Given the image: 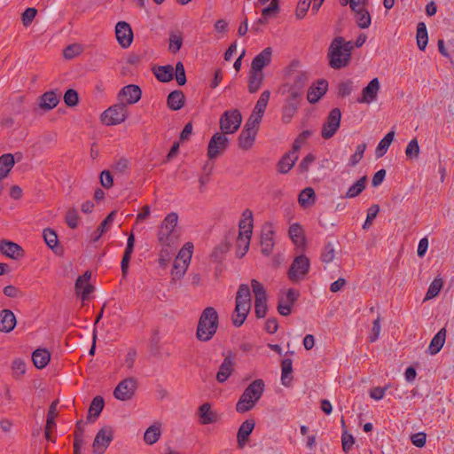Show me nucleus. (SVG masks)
Returning a JSON list of instances; mask_svg holds the SVG:
<instances>
[{"label":"nucleus","instance_id":"40","mask_svg":"<svg viewBox=\"0 0 454 454\" xmlns=\"http://www.w3.org/2000/svg\"><path fill=\"white\" fill-rule=\"evenodd\" d=\"M156 78L162 82H170L174 78V68L170 65L160 66L153 71Z\"/></svg>","mask_w":454,"mask_h":454},{"label":"nucleus","instance_id":"22","mask_svg":"<svg viewBox=\"0 0 454 454\" xmlns=\"http://www.w3.org/2000/svg\"><path fill=\"white\" fill-rule=\"evenodd\" d=\"M0 252L12 259H19L24 254V251L20 245L9 240L0 241Z\"/></svg>","mask_w":454,"mask_h":454},{"label":"nucleus","instance_id":"32","mask_svg":"<svg viewBox=\"0 0 454 454\" xmlns=\"http://www.w3.org/2000/svg\"><path fill=\"white\" fill-rule=\"evenodd\" d=\"M233 371V362L231 356L224 358L216 373V380L219 383L225 382Z\"/></svg>","mask_w":454,"mask_h":454},{"label":"nucleus","instance_id":"25","mask_svg":"<svg viewBox=\"0 0 454 454\" xmlns=\"http://www.w3.org/2000/svg\"><path fill=\"white\" fill-rule=\"evenodd\" d=\"M16 325V317L12 311L4 309L0 312V331L9 333Z\"/></svg>","mask_w":454,"mask_h":454},{"label":"nucleus","instance_id":"2","mask_svg":"<svg viewBox=\"0 0 454 454\" xmlns=\"http://www.w3.org/2000/svg\"><path fill=\"white\" fill-rule=\"evenodd\" d=\"M219 325V317L216 309L207 307L202 311L196 331V337L200 341H208L215 334Z\"/></svg>","mask_w":454,"mask_h":454},{"label":"nucleus","instance_id":"47","mask_svg":"<svg viewBox=\"0 0 454 454\" xmlns=\"http://www.w3.org/2000/svg\"><path fill=\"white\" fill-rule=\"evenodd\" d=\"M443 286V280L442 278H436L433 280V282L429 285V287L427 289V292L426 294V296H425V301H428V300H431L434 297H436L442 288Z\"/></svg>","mask_w":454,"mask_h":454},{"label":"nucleus","instance_id":"50","mask_svg":"<svg viewBox=\"0 0 454 454\" xmlns=\"http://www.w3.org/2000/svg\"><path fill=\"white\" fill-rule=\"evenodd\" d=\"M193 251V245L191 242H187L183 248L178 252V254L176 259L181 261L182 262L190 263Z\"/></svg>","mask_w":454,"mask_h":454},{"label":"nucleus","instance_id":"30","mask_svg":"<svg viewBox=\"0 0 454 454\" xmlns=\"http://www.w3.org/2000/svg\"><path fill=\"white\" fill-rule=\"evenodd\" d=\"M60 95L55 91H47L40 97V107L43 110H51L57 106Z\"/></svg>","mask_w":454,"mask_h":454},{"label":"nucleus","instance_id":"9","mask_svg":"<svg viewBox=\"0 0 454 454\" xmlns=\"http://www.w3.org/2000/svg\"><path fill=\"white\" fill-rule=\"evenodd\" d=\"M300 297V292L294 288L280 291L278 303V312L284 317L292 313V308Z\"/></svg>","mask_w":454,"mask_h":454},{"label":"nucleus","instance_id":"19","mask_svg":"<svg viewBox=\"0 0 454 454\" xmlns=\"http://www.w3.org/2000/svg\"><path fill=\"white\" fill-rule=\"evenodd\" d=\"M328 82L326 80H318L312 84L308 90L307 99L310 104H315L326 93Z\"/></svg>","mask_w":454,"mask_h":454},{"label":"nucleus","instance_id":"51","mask_svg":"<svg viewBox=\"0 0 454 454\" xmlns=\"http://www.w3.org/2000/svg\"><path fill=\"white\" fill-rule=\"evenodd\" d=\"M189 264L186 262H182L181 261L176 259L173 264V270L171 271V275L173 279H180L185 274Z\"/></svg>","mask_w":454,"mask_h":454},{"label":"nucleus","instance_id":"56","mask_svg":"<svg viewBox=\"0 0 454 454\" xmlns=\"http://www.w3.org/2000/svg\"><path fill=\"white\" fill-rule=\"evenodd\" d=\"M270 91L268 90H264L261 94L254 109L255 111H257V113H262V114H264L265 109H266L269 100H270Z\"/></svg>","mask_w":454,"mask_h":454},{"label":"nucleus","instance_id":"41","mask_svg":"<svg viewBox=\"0 0 454 454\" xmlns=\"http://www.w3.org/2000/svg\"><path fill=\"white\" fill-rule=\"evenodd\" d=\"M367 177L365 176L358 179L353 185H351L343 198L353 199L357 197L366 187Z\"/></svg>","mask_w":454,"mask_h":454},{"label":"nucleus","instance_id":"6","mask_svg":"<svg viewBox=\"0 0 454 454\" xmlns=\"http://www.w3.org/2000/svg\"><path fill=\"white\" fill-rule=\"evenodd\" d=\"M309 270V259L306 255L301 254L294 257L288 269L287 277L293 283H299L305 279Z\"/></svg>","mask_w":454,"mask_h":454},{"label":"nucleus","instance_id":"8","mask_svg":"<svg viewBox=\"0 0 454 454\" xmlns=\"http://www.w3.org/2000/svg\"><path fill=\"white\" fill-rule=\"evenodd\" d=\"M127 118V106L125 103H120L105 110L101 115L102 121L107 125H117L123 122Z\"/></svg>","mask_w":454,"mask_h":454},{"label":"nucleus","instance_id":"28","mask_svg":"<svg viewBox=\"0 0 454 454\" xmlns=\"http://www.w3.org/2000/svg\"><path fill=\"white\" fill-rule=\"evenodd\" d=\"M116 211H112L100 223L98 228L90 235V239L93 242H97L104 233H106L112 226Z\"/></svg>","mask_w":454,"mask_h":454},{"label":"nucleus","instance_id":"38","mask_svg":"<svg viewBox=\"0 0 454 454\" xmlns=\"http://www.w3.org/2000/svg\"><path fill=\"white\" fill-rule=\"evenodd\" d=\"M315 201L316 193L311 187H307L303 189L298 196V202L300 206L303 208L311 207L312 205H314Z\"/></svg>","mask_w":454,"mask_h":454},{"label":"nucleus","instance_id":"49","mask_svg":"<svg viewBox=\"0 0 454 454\" xmlns=\"http://www.w3.org/2000/svg\"><path fill=\"white\" fill-rule=\"evenodd\" d=\"M12 376L16 380L21 379L26 372V364L20 358H16L12 363Z\"/></svg>","mask_w":454,"mask_h":454},{"label":"nucleus","instance_id":"15","mask_svg":"<svg viewBox=\"0 0 454 454\" xmlns=\"http://www.w3.org/2000/svg\"><path fill=\"white\" fill-rule=\"evenodd\" d=\"M228 145V138L223 133H215L210 139L207 147L209 159L216 158L221 152L224 151Z\"/></svg>","mask_w":454,"mask_h":454},{"label":"nucleus","instance_id":"17","mask_svg":"<svg viewBox=\"0 0 454 454\" xmlns=\"http://www.w3.org/2000/svg\"><path fill=\"white\" fill-rule=\"evenodd\" d=\"M91 273L86 271L82 276H80L75 282V293L81 297L82 301L89 298L90 293L94 290V286L90 284Z\"/></svg>","mask_w":454,"mask_h":454},{"label":"nucleus","instance_id":"24","mask_svg":"<svg viewBox=\"0 0 454 454\" xmlns=\"http://www.w3.org/2000/svg\"><path fill=\"white\" fill-rule=\"evenodd\" d=\"M274 231L271 226H268L262 229V236H261V251L262 253L269 256L273 250L274 247Z\"/></svg>","mask_w":454,"mask_h":454},{"label":"nucleus","instance_id":"61","mask_svg":"<svg viewBox=\"0 0 454 454\" xmlns=\"http://www.w3.org/2000/svg\"><path fill=\"white\" fill-rule=\"evenodd\" d=\"M37 14V10L33 7L27 8L21 14V21L24 27H27Z\"/></svg>","mask_w":454,"mask_h":454},{"label":"nucleus","instance_id":"3","mask_svg":"<svg viewBox=\"0 0 454 454\" xmlns=\"http://www.w3.org/2000/svg\"><path fill=\"white\" fill-rule=\"evenodd\" d=\"M252 306L251 292L247 284H241L239 286L235 298V309L232 314V324L236 327H240L247 317Z\"/></svg>","mask_w":454,"mask_h":454},{"label":"nucleus","instance_id":"46","mask_svg":"<svg viewBox=\"0 0 454 454\" xmlns=\"http://www.w3.org/2000/svg\"><path fill=\"white\" fill-rule=\"evenodd\" d=\"M168 51L171 53H176L182 47L183 35L181 32H170L168 38Z\"/></svg>","mask_w":454,"mask_h":454},{"label":"nucleus","instance_id":"33","mask_svg":"<svg viewBox=\"0 0 454 454\" xmlns=\"http://www.w3.org/2000/svg\"><path fill=\"white\" fill-rule=\"evenodd\" d=\"M264 80L263 72H258L250 69L248 74V91L250 93L257 92Z\"/></svg>","mask_w":454,"mask_h":454},{"label":"nucleus","instance_id":"53","mask_svg":"<svg viewBox=\"0 0 454 454\" xmlns=\"http://www.w3.org/2000/svg\"><path fill=\"white\" fill-rule=\"evenodd\" d=\"M43 237L45 243L47 244V246L50 248L54 249L57 247L58 236L52 229H51V228L44 229L43 232Z\"/></svg>","mask_w":454,"mask_h":454},{"label":"nucleus","instance_id":"21","mask_svg":"<svg viewBox=\"0 0 454 454\" xmlns=\"http://www.w3.org/2000/svg\"><path fill=\"white\" fill-rule=\"evenodd\" d=\"M272 57V50L267 47L257 54L252 60L250 69L263 72V68L270 65Z\"/></svg>","mask_w":454,"mask_h":454},{"label":"nucleus","instance_id":"14","mask_svg":"<svg viewBox=\"0 0 454 454\" xmlns=\"http://www.w3.org/2000/svg\"><path fill=\"white\" fill-rule=\"evenodd\" d=\"M115 35L119 44L126 49L133 41V32L129 23L119 21L115 26Z\"/></svg>","mask_w":454,"mask_h":454},{"label":"nucleus","instance_id":"57","mask_svg":"<svg viewBox=\"0 0 454 454\" xmlns=\"http://www.w3.org/2000/svg\"><path fill=\"white\" fill-rule=\"evenodd\" d=\"M405 154L408 159H417L419 155V145L417 138L411 139L406 149Z\"/></svg>","mask_w":454,"mask_h":454},{"label":"nucleus","instance_id":"52","mask_svg":"<svg viewBox=\"0 0 454 454\" xmlns=\"http://www.w3.org/2000/svg\"><path fill=\"white\" fill-rule=\"evenodd\" d=\"M58 401H54L50 405L47 419H46V426L47 429H53L56 427L55 419L58 416L57 411Z\"/></svg>","mask_w":454,"mask_h":454},{"label":"nucleus","instance_id":"27","mask_svg":"<svg viewBox=\"0 0 454 454\" xmlns=\"http://www.w3.org/2000/svg\"><path fill=\"white\" fill-rule=\"evenodd\" d=\"M185 103V96L182 90H176L170 92L167 98L168 107L173 111L180 110Z\"/></svg>","mask_w":454,"mask_h":454},{"label":"nucleus","instance_id":"44","mask_svg":"<svg viewBox=\"0 0 454 454\" xmlns=\"http://www.w3.org/2000/svg\"><path fill=\"white\" fill-rule=\"evenodd\" d=\"M395 131H389L378 144L375 153L377 158L382 157L387 151L389 145L394 140Z\"/></svg>","mask_w":454,"mask_h":454},{"label":"nucleus","instance_id":"16","mask_svg":"<svg viewBox=\"0 0 454 454\" xmlns=\"http://www.w3.org/2000/svg\"><path fill=\"white\" fill-rule=\"evenodd\" d=\"M197 414L201 425L216 423L221 418L216 411L212 410L211 404L208 403L201 404L198 408Z\"/></svg>","mask_w":454,"mask_h":454},{"label":"nucleus","instance_id":"12","mask_svg":"<svg viewBox=\"0 0 454 454\" xmlns=\"http://www.w3.org/2000/svg\"><path fill=\"white\" fill-rule=\"evenodd\" d=\"M341 113L339 108H333L330 111L326 120L325 121L321 136L325 139L333 137L340 125Z\"/></svg>","mask_w":454,"mask_h":454},{"label":"nucleus","instance_id":"5","mask_svg":"<svg viewBox=\"0 0 454 454\" xmlns=\"http://www.w3.org/2000/svg\"><path fill=\"white\" fill-rule=\"evenodd\" d=\"M178 223V215L175 212L168 214L161 222L157 233L159 243L162 247H169L178 239L176 226Z\"/></svg>","mask_w":454,"mask_h":454},{"label":"nucleus","instance_id":"62","mask_svg":"<svg viewBox=\"0 0 454 454\" xmlns=\"http://www.w3.org/2000/svg\"><path fill=\"white\" fill-rule=\"evenodd\" d=\"M337 89H338V96L339 97H341V98L347 97V96L350 95V93L353 90V82L350 80L341 82L338 84Z\"/></svg>","mask_w":454,"mask_h":454},{"label":"nucleus","instance_id":"11","mask_svg":"<svg viewBox=\"0 0 454 454\" xmlns=\"http://www.w3.org/2000/svg\"><path fill=\"white\" fill-rule=\"evenodd\" d=\"M137 388V379L129 377L119 382L114 391V395L118 400L128 401L134 396Z\"/></svg>","mask_w":454,"mask_h":454},{"label":"nucleus","instance_id":"60","mask_svg":"<svg viewBox=\"0 0 454 454\" xmlns=\"http://www.w3.org/2000/svg\"><path fill=\"white\" fill-rule=\"evenodd\" d=\"M242 219L239 222V231H246L248 229V226L251 225V230L253 229V213L250 209L244 210L242 214Z\"/></svg>","mask_w":454,"mask_h":454},{"label":"nucleus","instance_id":"55","mask_svg":"<svg viewBox=\"0 0 454 454\" xmlns=\"http://www.w3.org/2000/svg\"><path fill=\"white\" fill-rule=\"evenodd\" d=\"M267 310V299L257 298L254 300V312L257 318H263Z\"/></svg>","mask_w":454,"mask_h":454},{"label":"nucleus","instance_id":"1","mask_svg":"<svg viewBox=\"0 0 454 454\" xmlns=\"http://www.w3.org/2000/svg\"><path fill=\"white\" fill-rule=\"evenodd\" d=\"M353 50L354 43L352 41H347L342 36L334 37L327 51L329 66L337 70L348 67L351 61Z\"/></svg>","mask_w":454,"mask_h":454},{"label":"nucleus","instance_id":"43","mask_svg":"<svg viewBox=\"0 0 454 454\" xmlns=\"http://www.w3.org/2000/svg\"><path fill=\"white\" fill-rule=\"evenodd\" d=\"M256 133L242 129L239 136V146L243 150L250 149L255 140Z\"/></svg>","mask_w":454,"mask_h":454},{"label":"nucleus","instance_id":"35","mask_svg":"<svg viewBox=\"0 0 454 454\" xmlns=\"http://www.w3.org/2000/svg\"><path fill=\"white\" fill-rule=\"evenodd\" d=\"M309 80L307 72H298L294 76V84L289 88L288 92H299V96L302 97L303 89Z\"/></svg>","mask_w":454,"mask_h":454},{"label":"nucleus","instance_id":"20","mask_svg":"<svg viewBox=\"0 0 454 454\" xmlns=\"http://www.w3.org/2000/svg\"><path fill=\"white\" fill-rule=\"evenodd\" d=\"M380 82L378 78H373L366 87L362 90V96L357 99L358 103H371L377 98L380 90Z\"/></svg>","mask_w":454,"mask_h":454},{"label":"nucleus","instance_id":"34","mask_svg":"<svg viewBox=\"0 0 454 454\" xmlns=\"http://www.w3.org/2000/svg\"><path fill=\"white\" fill-rule=\"evenodd\" d=\"M51 354L45 348H38L32 354V360L35 366L38 369L44 368L50 362Z\"/></svg>","mask_w":454,"mask_h":454},{"label":"nucleus","instance_id":"63","mask_svg":"<svg viewBox=\"0 0 454 454\" xmlns=\"http://www.w3.org/2000/svg\"><path fill=\"white\" fill-rule=\"evenodd\" d=\"M79 97L76 90L69 89L64 95V102L68 106H75L78 104Z\"/></svg>","mask_w":454,"mask_h":454},{"label":"nucleus","instance_id":"26","mask_svg":"<svg viewBox=\"0 0 454 454\" xmlns=\"http://www.w3.org/2000/svg\"><path fill=\"white\" fill-rule=\"evenodd\" d=\"M297 160L298 154L294 152L290 151L285 153L277 165L278 171L281 174L288 173Z\"/></svg>","mask_w":454,"mask_h":454},{"label":"nucleus","instance_id":"42","mask_svg":"<svg viewBox=\"0 0 454 454\" xmlns=\"http://www.w3.org/2000/svg\"><path fill=\"white\" fill-rule=\"evenodd\" d=\"M104 405L105 403L103 397L99 395L95 396L89 408L88 420H91L92 418H94L95 420L100 415Z\"/></svg>","mask_w":454,"mask_h":454},{"label":"nucleus","instance_id":"23","mask_svg":"<svg viewBox=\"0 0 454 454\" xmlns=\"http://www.w3.org/2000/svg\"><path fill=\"white\" fill-rule=\"evenodd\" d=\"M252 231L251 225L248 226V229L242 231H239V237L237 239V251L236 255L239 258L243 257L249 249L250 239H251Z\"/></svg>","mask_w":454,"mask_h":454},{"label":"nucleus","instance_id":"7","mask_svg":"<svg viewBox=\"0 0 454 454\" xmlns=\"http://www.w3.org/2000/svg\"><path fill=\"white\" fill-rule=\"evenodd\" d=\"M242 115L238 109L225 111L220 117V129L224 134H233L240 127Z\"/></svg>","mask_w":454,"mask_h":454},{"label":"nucleus","instance_id":"4","mask_svg":"<svg viewBox=\"0 0 454 454\" xmlns=\"http://www.w3.org/2000/svg\"><path fill=\"white\" fill-rule=\"evenodd\" d=\"M264 388L265 384L262 379L252 381L240 395L236 404V411L244 413L252 410L261 399Z\"/></svg>","mask_w":454,"mask_h":454},{"label":"nucleus","instance_id":"64","mask_svg":"<svg viewBox=\"0 0 454 454\" xmlns=\"http://www.w3.org/2000/svg\"><path fill=\"white\" fill-rule=\"evenodd\" d=\"M66 223L71 229H75L78 226L79 215L74 208H71L66 215Z\"/></svg>","mask_w":454,"mask_h":454},{"label":"nucleus","instance_id":"18","mask_svg":"<svg viewBox=\"0 0 454 454\" xmlns=\"http://www.w3.org/2000/svg\"><path fill=\"white\" fill-rule=\"evenodd\" d=\"M141 90L137 85L129 84L121 89L118 98L121 103L135 104L141 98Z\"/></svg>","mask_w":454,"mask_h":454},{"label":"nucleus","instance_id":"31","mask_svg":"<svg viewBox=\"0 0 454 454\" xmlns=\"http://www.w3.org/2000/svg\"><path fill=\"white\" fill-rule=\"evenodd\" d=\"M254 427V420L247 419L244 421L239 428L237 438L238 443L240 448H243L244 444L247 442L248 436L252 433Z\"/></svg>","mask_w":454,"mask_h":454},{"label":"nucleus","instance_id":"59","mask_svg":"<svg viewBox=\"0 0 454 454\" xmlns=\"http://www.w3.org/2000/svg\"><path fill=\"white\" fill-rule=\"evenodd\" d=\"M311 136V132L309 130L302 131L294 140L292 146V152L298 154L301 145L307 141V139Z\"/></svg>","mask_w":454,"mask_h":454},{"label":"nucleus","instance_id":"39","mask_svg":"<svg viewBox=\"0 0 454 454\" xmlns=\"http://www.w3.org/2000/svg\"><path fill=\"white\" fill-rule=\"evenodd\" d=\"M160 435V425L153 424L145 430L144 434V441L146 444L153 445L159 441Z\"/></svg>","mask_w":454,"mask_h":454},{"label":"nucleus","instance_id":"58","mask_svg":"<svg viewBox=\"0 0 454 454\" xmlns=\"http://www.w3.org/2000/svg\"><path fill=\"white\" fill-rule=\"evenodd\" d=\"M334 257L335 250L333 246L331 243L325 244L321 253V261L325 263H330L333 261Z\"/></svg>","mask_w":454,"mask_h":454},{"label":"nucleus","instance_id":"37","mask_svg":"<svg viewBox=\"0 0 454 454\" xmlns=\"http://www.w3.org/2000/svg\"><path fill=\"white\" fill-rule=\"evenodd\" d=\"M293 361L290 358H285L281 362V383L289 387L293 380Z\"/></svg>","mask_w":454,"mask_h":454},{"label":"nucleus","instance_id":"45","mask_svg":"<svg viewBox=\"0 0 454 454\" xmlns=\"http://www.w3.org/2000/svg\"><path fill=\"white\" fill-rule=\"evenodd\" d=\"M427 27L424 22H419L417 26V44L419 50L424 51L427 45Z\"/></svg>","mask_w":454,"mask_h":454},{"label":"nucleus","instance_id":"13","mask_svg":"<svg viewBox=\"0 0 454 454\" xmlns=\"http://www.w3.org/2000/svg\"><path fill=\"white\" fill-rule=\"evenodd\" d=\"M114 439V430L109 426L103 427L96 434L92 448L95 454H104Z\"/></svg>","mask_w":454,"mask_h":454},{"label":"nucleus","instance_id":"10","mask_svg":"<svg viewBox=\"0 0 454 454\" xmlns=\"http://www.w3.org/2000/svg\"><path fill=\"white\" fill-rule=\"evenodd\" d=\"M301 96L299 92H288L281 110V120L284 123H289L298 111Z\"/></svg>","mask_w":454,"mask_h":454},{"label":"nucleus","instance_id":"36","mask_svg":"<svg viewBox=\"0 0 454 454\" xmlns=\"http://www.w3.org/2000/svg\"><path fill=\"white\" fill-rule=\"evenodd\" d=\"M14 164V157L12 153H4L0 156V178H6Z\"/></svg>","mask_w":454,"mask_h":454},{"label":"nucleus","instance_id":"54","mask_svg":"<svg viewBox=\"0 0 454 454\" xmlns=\"http://www.w3.org/2000/svg\"><path fill=\"white\" fill-rule=\"evenodd\" d=\"M288 233L292 240L296 244L303 240V230L299 223L291 224Z\"/></svg>","mask_w":454,"mask_h":454},{"label":"nucleus","instance_id":"48","mask_svg":"<svg viewBox=\"0 0 454 454\" xmlns=\"http://www.w3.org/2000/svg\"><path fill=\"white\" fill-rule=\"evenodd\" d=\"M354 12L356 13V20L358 27L363 29L369 27L372 21L369 12L366 11L365 9L357 10Z\"/></svg>","mask_w":454,"mask_h":454},{"label":"nucleus","instance_id":"29","mask_svg":"<svg viewBox=\"0 0 454 454\" xmlns=\"http://www.w3.org/2000/svg\"><path fill=\"white\" fill-rule=\"evenodd\" d=\"M446 333L443 327L433 337L427 348L430 355H436L442 349L445 343Z\"/></svg>","mask_w":454,"mask_h":454}]
</instances>
